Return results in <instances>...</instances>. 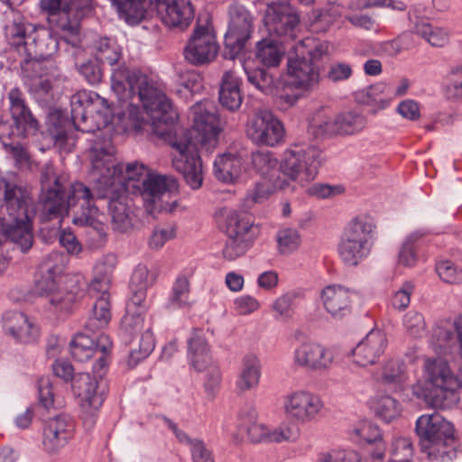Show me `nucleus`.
I'll return each mask as SVG.
<instances>
[{
	"label": "nucleus",
	"mask_w": 462,
	"mask_h": 462,
	"mask_svg": "<svg viewBox=\"0 0 462 462\" xmlns=\"http://www.w3.org/2000/svg\"><path fill=\"white\" fill-rule=\"evenodd\" d=\"M111 88L118 100L125 104L124 116L129 120V127L140 131L143 116L134 100L141 102L152 120L153 131L173 149L171 164L182 175L193 189L202 186L204 170L197 143L214 147L221 131L217 109L213 102H197L190 108L193 122L192 132L174 125L178 113L155 81L140 71H129L121 66L113 70Z\"/></svg>",
	"instance_id": "obj_1"
},
{
	"label": "nucleus",
	"mask_w": 462,
	"mask_h": 462,
	"mask_svg": "<svg viewBox=\"0 0 462 462\" xmlns=\"http://www.w3.org/2000/svg\"><path fill=\"white\" fill-rule=\"evenodd\" d=\"M89 160V176L95 186L90 189L81 182L72 184L69 203L77 198L80 204V210L72 220L75 225L98 229L102 214L97 203L108 195L106 189L116 186L120 166L116 159V148L109 137L99 136L93 141Z\"/></svg>",
	"instance_id": "obj_2"
},
{
	"label": "nucleus",
	"mask_w": 462,
	"mask_h": 462,
	"mask_svg": "<svg viewBox=\"0 0 462 462\" xmlns=\"http://www.w3.org/2000/svg\"><path fill=\"white\" fill-rule=\"evenodd\" d=\"M125 188V193L138 190L145 210L150 215L165 211L171 213L178 206L174 198L178 191V182L173 177L150 172L143 164L133 162L119 166L118 178L113 189Z\"/></svg>",
	"instance_id": "obj_3"
},
{
	"label": "nucleus",
	"mask_w": 462,
	"mask_h": 462,
	"mask_svg": "<svg viewBox=\"0 0 462 462\" xmlns=\"http://www.w3.org/2000/svg\"><path fill=\"white\" fill-rule=\"evenodd\" d=\"M4 203L0 209V245L4 239L14 244L23 253L33 245L32 220L36 215L30 192L3 180Z\"/></svg>",
	"instance_id": "obj_4"
},
{
	"label": "nucleus",
	"mask_w": 462,
	"mask_h": 462,
	"mask_svg": "<svg viewBox=\"0 0 462 462\" xmlns=\"http://www.w3.org/2000/svg\"><path fill=\"white\" fill-rule=\"evenodd\" d=\"M462 387V367L455 375L448 363L440 357H424L421 395L435 409H449L458 402L457 389Z\"/></svg>",
	"instance_id": "obj_5"
},
{
	"label": "nucleus",
	"mask_w": 462,
	"mask_h": 462,
	"mask_svg": "<svg viewBox=\"0 0 462 462\" xmlns=\"http://www.w3.org/2000/svg\"><path fill=\"white\" fill-rule=\"evenodd\" d=\"M416 432L423 453L431 460L448 461L456 457L453 425L439 414L421 415Z\"/></svg>",
	"instance_id": "obj_6"
},
{
	"label": "nucleus",
	"mask_w": 462,
	"mask_h": 462,
	"mask_svg": "<svg viewBox=\"0 0 462 462\" xmlns=\"http://www.w3.org/2000/svg\"><path fill=\"white\" fill-rule=\"evenodd\" d=\"M56 376L68 382L73 379L72 388L80 399L84 423L92 427L96 415L105 400L106 385L101 379L87 373H79L73 377V367L65 360H56L52 365Z\"/></svg>",
	"instance_id": "obj_7"
},
{
	"label": "nucleus",
	"mask_w": 462,
	"mask_h": 462,
	"mask_svg": "<svg viewBox=\"0 0 462 462\" xmlns=\"http://www.w3.org/2000/svg\"><path fill=\"white\" fill-rule=\"evenodd\" d=\"M376 225L366 215L353 218L345 227L337 246L343 263L357 266L370 254L375 238Z\"/></svg>",
	"instance_id": "obj_8"
},
{
	"label": "nucleus",
	"mask_w": 462,
	"mask_h": 462,
	"mask_svg": "<svg viewBox=\"0 0 462 462\" xmlns=\"http://www.w3.org/2000/svg\"><path fill=\"white\" fill-rule=\"evenodd\" d=\"M71 120L75 128L83 133H94L111 121L108 101L94 91L82 90L70 98Z\"/></svg>",
	"instance_id": "obj_9"
},
{
	"label": "nucleus",
	"mask_w": 462,
	"mask_h": 462,
	"mask_svg": "<svg viewBox=\"0 0 462 462\" xmlns=\"http://www.w3.org/2000/svg\"><path fill=\"white\" fill-rule=\"evenodd\" d=\"M321 151L314 145H292L284 151L280 162L282 180L287 189L292 181L301 185L313 180L321 164Z\"/></svg>",
	"instance_id": "obj_10"
},
{
	"label": "nucleus",
	"mask_w": 462,
	"mask_h": 462,
	"mask_svg": "<svg viewBox=\"0 0 462 462\" xmlns=\"http://www.w3.org/2000/svg\"><path fill=\"white\" fill-rule=\"evenodd\" d=\"M226 233L227 239L222 255L232 262L245 256L253 247L260 235V227L246 212L231 210L226 217Z\"/></svg>",
	"instance_id": "obj_11"
},
{
	"label": "nucleus",
	"mask_w": 462,
	"mask_h": 462,
	"mask_svg": "<svg viewBox=\"0 0 462 462\" xmlns=\"http://www.w3.org/2000/svg\"><path fill=\"white\" fill-rule=\"evenodd\" d=\"M132 302L127 306V312L124 316L121 325L125 334L140 337L130 341V350L127 364L134 367L139 362L145 359L153 350L155 342L151 328H144V319L140 312L132 310Z\"/></svg>",
	"instance_id": "obj_12"
},
{
	"label": "nucleus",
	"mask_w": 462,
	"mask_h": 462,
	"mask_svg": "<svg viewBox=\"0 0 462 462\" xmlns=\"http://www.w3.org/2000/svg\"><path fill=\"white\" fill-rule=\"evenodd\" d=\"M295 367L316 373H325L336 362V352L312 339H303L295 346L291 356Z\"/></svg>",
	"instance_id": "obj_13"
},
{
	"label": "nucleus",
	"mask_w": 462,
	"mask_h": 462,
	"mask_svg": "<svg viewBox=\"0 0 462 462\" xmlns=\"http://www.w3.org/2000/svg\"><path fill=\"white\" fill-rule=\"evenodd\" d=\"M323 406L318 394L305 389L288 392L282 398V410L286 418L300 425L314 421Z\"/></svg>",
	"instance_id": "obj_14"
},
{
	"label": "nucleus",
	"mask_w": 462,
	"mask_h": 462,
	"mask_svg": "<svg viewBox=\"0 0 462 462\" xmlns=\"http://www.w3.org/2000/svg\"><path fill=\"white\" fill-rule=\"evenodd\" d=\"M245 134L256 145L275 147L284 141L285 130L271 111L261 109L248 119Z\"/></svg>",
	"instance_id": "obj_15"
},
{
	"label": "nucleus",
	"mask_w": 462,
	"mask_h": 462,
	"mask_svg": "<svg viewBox=\"0 0 462 462\" xmlns=\"http://www.w3.org/2000/svg\"><path fill=\"white\" fill-rule=\"evenodd\" d=\"M263 23L270 34L293 38L300 24V14L287 0H265Z\"/></svg>",
	"instance_id": "obj_16"
},
{
	"label": "nucleus",
	"mask_w": 462,
	"mask_h": 462,
	"mask_svg": "<svg viewBox=\"0 0 462 462\" xmlns=\"http://www.w3.org/2000/svg\"><path fill=\"white\" fill-rule=\"evenodd\" d=\"M229 23L225 34V56L235 59L244 49L253 32V17L241 5H233L229 10Z\"/></svg>",
	"instance_id": "obj_17"
},
{
	"label": "nucleus",
	"mask_w": 462,
	"mask_h": 462,
	"mask_svg": "<svg viewBox=\"0 0 462 462\" xmlns=\"http://www.w3.org/2000/svg\"><path fill=\"white\" fill-rule=\"evenodd\" d=\"M112 347V342L106 335H100L95 341L83 333L77 334L69 344L72 357L79 362H86L97 355V359L93 365L94 372L101 377L106 366L107 352Z\"/></svg>",
	"instance_id": "obj_18"
},
{
	"label": "nucleus",
	"mask_w": 462,
	"mask_h": 462,
	"mask_svg": "<svg viewBox=\"0 0 462 462\" xmlns=\"http://www.w3.org/2000/svg\"><path fill=\"white\" fill-rule=\"evenodd\" d=\"M9 112L12 124L8 125L10 136L27 138L39 130V122L26 104L23 93L17 88L8 92Z\"/></svg>",
	"instance_id": "obj_19"
},
{
	"label": "nucleus",
	"mask_w": 462,
	"mask_h": 462,
	"mask_svg": "<svg viewBox=\"0 0 462 462\" xmlns=\"http://www.w3.org/2000/svg\"><path fill=\"white\" fill-rule=\"evenodd\" d=\"M218 49L211 28L207 25H198L184 49V57L192 65H206L216 59Z\"/></svg>",
	"instance_id": "obj_20"
},
{
	"label": "nucleus",
	"mask_w": 462,
	"mask_h": 462,
	"mask_svg": "<svg viewBox=\"0 0 462 462\" xmlns=\"http://www.w3.org/2000/svg\"><path fill=\"white\" fill-rule=\"evenodd\" d=\"M430 345L436 352L462 357V316L453 321L438 322L432 329Z\"/></svg>",
	"instance_id": "obj_21"
},
{
	"label": "nucleus",
	"mask_w": 462,
	"mask_h": 462,
	"mask_svg": "<svg viewBox=\"0 0 462 462\" xmlns=\"http://www.w3.org/2000/svg\"><path fill=\"white\" fill-rule=\"evenodd\" d=\"M3 329L16 343L32 345L39 341L41 328L34 319L19 311H7L2 318Z\"/></svg>",
	"instance_id": "obj_22"
},
{
	"label": "nucleus",
	"mask_w": 462,
	"mask_h": 462,
	"mask_svg": "<svg viewBox=\"0 0 462 462\" xmlns=\"http://www.w3.org/2000/svg\"><path fill=\"white\" fill-rule=\"evenodd\" d=\"M74 422L65 414L48 419L42 430V445L48 453H57L63 448L72 439L74 434Z\"/></svg>",
	"instance_id": "obj_23"
},
{
	"label": "nucleus",
	"mask_w": 462,
	"mask_h": 462,
	"mask_svg": "<svg viewBox=\"0 0 462 462\" xmlns=\"http://www.w3.org/2000/svg\"><path fill=\"white\" fill-rule=\"evenodd\" d=\"M289 84L304 91L312 90L319 81L317 63L307 57H289L287 60Z\"/></svg>",
	"instance_id": "obj_24"
},
{
	"label": "nucleus",
	"mask_w": 462,
	"mask_h": 462,
	"mask_svg": "<svg viewBox=\"0 0 462 462\" xmlns=\"http://www.w3.org/2000/svg\"><path fill=\"white\" fill-rule=\"evenodd\" d=\"M106 191L108 195L103 199H109L108 211L113 229L120 233L128 231L133 226L134 211L125 188H109Z\"/></svg>",
	"instance_id": "obj_25"
},
{
	"label": "nucleus",
	"mask_w": 462,
	"mask_h": 462,
	"mask_svg": "<svg viewBox=\"0 0 462 462\" xmlns=\"http://www.w3.org/2000/svg\"><path fill=\"white\" fill-rule=\"evenodd\" d=\"M156 8L158 15L165 26L180 31L187 29L195 15L190 0H162Z\"/></svg>",
	"instance_id": "obj_26"
},
{
	"label": "nucleus",
	"mask_w": 462,
	"mask_h": 462,
	"mask_svg": "<svg viewBox=\"0 0 462 462\" xmlns=\"http://www.w3.org/2000/svg\"><path fill=\"white\" fill-rule=\"evenodd\" d=\"M71 188L68 195L67 201L64 200L63 187L42 189L40 197V217L43 221H49L54 218L62 217L67 213L68 208L79 206L75 215L80 210V204L77 198L69 203ZM75 217H73L74 218Z\"/></svg>",
	"instance_id": "obj_27"
},
{
	"label": "nucleus",
	"mask_w": 462,
	"mask_h": 462,
	"mask_svg": "<svg viewBox=\"0 0 462 462\" xmlns=\"http://www.w3.org/2000/svg\"><path fill=\"white\" fill-rule=\"evenodd\" d=\"M37 281L39 292L45 296L50 304L57 310H68L79 297V292L64 291L60 283L61 277L40 274Z\"/></svg>",
	"instance_id": "obj_28"
},
{
	"label": "nucleus",
	"mask_w": 462,
	"mask_h": 462,
	"mask_svg": "<svg viewBox=\"0 0 462 462\" xmlns=\"http://www.w3.org/2000/svg\"><path fill=\"white\" fill-rule=\"evenodd\" d=\"M386 337L381 331H370L352 350L354 362L365 366L373 365L386 347Z\"/></svg>",
	"instance_id": "obj_29"
},
{
	"label": "nucleus",
	"mask_w": 462,
	"mask_h": 462,
	"mask_svg": "<svg viewBox=\"0 0 462 462\" xmlns=\"http://www.w3.org/2000/svg\"><path fill=\"white\" fill-rule=\"evenodd\" d=\"M61 44V42L46 30H32L23 46L22 55L51 60Z\"/></svg>",
	"instance_id": "obj_30"
},
{
	"label": "nucleus",
	"mask_w": 462,
	"mask_h": 462,
	"mask_svg": "<svg viewBox=\"0 0 462 462\" xmlns=\"http://www.w3.org/2000/svg\"><path fill=\"white\" fill-rule=\"evenodd\" d=\"M326 311L333 318H342L350 313L351 292L340 285H328L320 292Z\"/></svg>",
	"instance_id": "obj_31"
},
{
	"label": "nucleus",
	"mask_w": 462,
	"mask_h": 462,
	"mask_svg": "<svg viewBox=\"0 0 462 462\" xmlns=\"http://www.w3.org/2000/svg\"><path fill=\"white\" fill-rule=\"evenodd\" d=\"M246 433L252 443H280L294 439V434L291 428L287 426L269 428L263 422L259 421L248 425Z\"/></svg>",
	"instance_id": "obj_32"
},
{
	"label": "nucleus",
	"mask_w": 462,
	"mask_h": 462,
	"mask_svg": "<svg viewBox=\"0 0 462 462\" xmlns=\"http://www.w3.org/2000/svg\"><path fill=\"white\" fill-rule=\"evenodd\" d=\"M241 79L234 70L226 71L221 79L218 100L223 107L230 111L237 110L243 101Z\"/></svg>",
	"instance_id": "obj_33"
},
{
	"label": "nucleus",
	"mask_w": 462,
	"mask_h": 462,
	"mask_svg": "<svg viewBox=\"0 0 462 462\" xmlns=\"http://www.w3.org/2000/svg\"><path fill=\"white\" fill-rule=\"evenodd\" d=\"M116 263V256L113 254H106L97 261L93 268L89 293L108 292Z\"/></svg>",
	"instance_id": "obj_34"
},
{
	"label": "nucleus",
	"mask_w": 462,
	"mask_h": 462,
	"mask_svg": "<svg viewBox=\"0 0 462 462\" xmlns=\"http://www.w3.org/2000/svg\"><path fill=\"white\" fill-rule=\"evenodd\" d=\"M261 362L254 354H248L242 360V367L236 382L237 393L243 394L256 389L261 378Z\"/></svg>",
	"instance_id": "obj_35"
},
{
	"label": "nucleus",
	"mask_w": 462,
	"mask_h": 462,
	"mask_svg": "<svg viewBox=\"0 0 462 462\" xmlns=\"http://www.w3.org/2000/svg\"><path fill=\"white\" fill-rule=\"evenodd\" d=\"M162 0H111L122 18L129 24L140 23L145 15L148 8L153 5L156 7Z\"/></svg>",
	"instance_id": "obj_36"
},
{
	"label": "nucleus",
	"mask_w": 462,
	"mask_h": 462,
	"mask_svg": "<svg viewBox=\"0 0 462 462\" xmlns=\"http://www.w3.org/2000/svg\"><path fill=\"white\" fill-rule=\"evenodd\" d=\"M155 282V274L147 266L138 264L133 272L130 288L132 291L131 302L134 306L142 307L146 299V291Z\"/></svg>",
	"instance_id": "obj_37"
},
{
	"label": "nucleus",
	"mask_w": 462,
	"mask_h": 462,
	"mask_svg": "<svg viewBox=\"0 0 462 462\" xmlns=\"http://www.w3.org/2000/svg\"><path fill=\"white\" fill-rule=\"evenodd\" d=\"M251 163L253 169L258 173L262 180L272 181V180L281 179L280 162L272 152L257 151L251 154Z\"/></svg>",
	"instance_id": "obj_38"
},
{
	"label": "nucleus",
	"mask_w": 462,
	"mask_h": 462,
	"mask_svg": "<svg viewBox=\"0 0 462 462\" xmlns=\"http://www.w3.org/2000/svg\"><path fill=\"white\" fill-rule=\"evenodd\" d=\"M11 20L5 24V36L10 44L13 45L19 53H23L25 42L28 40V34L32 30H35L31 24L25 23L23 15L16 12H11Z\"/></svg>",
	"instance_id": "obj_39"
},
{
	"label": "nucleus",
	"mask_w": 462,
	"mask_h": 462,
	"mask_svg": "<svg viewBox=\"0 0 462 462\" xmlns=\"http://www.w3.org/2000/svg\"><path fill=\"white\" fill-rule=\"evenodd\" d=\"M91 294L97 299L85 327L88 330L95 332L107 326L111 319V310L108 292Z\"/></svg>",
	"instance_id": "obj_40"
},
{
	"label": "nucleus",
	"mask_w": 462,
	"mask_h": 462,
	"mask_svg": "<svg viewBox=\"0 0 462 462\" xmlns=\"http://www.w3.org/2000/svg\"><path fill=\"white\" fill-rule=\"evenodd\" d=\"M93 0H40V5L50 14H74L75 17L83 15L91 9Z\"/></svg>",
	"instance_id": "obj_41"
},
{
	"label": "nucleus",
	"mask_w": 462,
	"mask_h": 462,
	"mask_svg": "<svg viewBox=\"0 0 462 462\" xmlns=\"http://www.w3.org/2000/svg\"><path fill=\"white\" fill-rule=\"evenodd\" d=\"M309 132L317 138L338 134L337 116L326 107L319 108L310 122Z\"/></svg>",
	"instance_id": "obj_42"
},
{
	"label": "nucleus",
	"mask_w": 462,
	"mask_h": 462,
	"mask_svg": "<svg viewBox=\"0 0 462 462\" xmlns=\"http://www.w3.org/2000/svg\"><path fill=\"white\" fill-rule=\"evenodd\" d=\"M342 15V7L332 4L322 9L311 11L309 16V27L313 32H323Z\"/></svg>",
	"instance_id": "obj_43"
},
{
	"label": "nucleus",
	"mask_w": 462,
	"mask_h": 462,
	"mask_svg": "<svg viewBox=\"0 0 462 462\" xmlns=\"http://www.w3.org/2000/svg\"><path fill=\"white\" fill-rule=\"evenodd\" d=\"M241 160L231 154L218 156L214 162V173L223 182L234 181L241 172Z\"/></svg>",
	"instance_id": "obj_44"
},
{
	"label": "nucleus",
	"mask_w": 462,
	"mask_h": 462,
	"mask_svg": "<svg viewBox=\"0 0 462 462\" xmlns=\"http://www.w3.org/2000/svg\"><path fill=\"white\" fill-rule=\"evenodd\" d=\"M287 189V182L281 179H274L272 181L262 180L257 182L254 189H250L245 199L248 207L265 201L271 194L276 190Z\"/></svg>",
	"instance_id": "obj_45"
},
{
	"label": "nucleus",
	"mask_w": 462,
	"mask_h": 462,
	"mask_svg": "<svg viewBox=\"0 0 462 462\" xmlns=\"http://www.w3.org/2000/svg\"><path fill=\"white\" fill-rule=\"evenodd\" d=\"M413 32L433 47H444L449 41V33L446 29L422 21L415 23Z\"/></svg>",
	"instance_id": "obj_46"
},
{
	"label": "nucleus",
	"mask_w": 462,
	"mask_h": 462,
	"mask_svg": "<svg viewBox=\"0 0 462 462\" xmlns=\"http://www.w3.org/2000/svg\"><path fill=\"white\" fill-rule=\"evenodd\" d=\"M284 54V49L272 40H263L257 44L256 59L266 67L278 66Z\"/></svg>",
	"instance_id": "obj_47"
},
{
	"label": "nucleus",
	"mask_w": 462,
	"mask_h": 462,
	"mask_svg": "<svg viewBox=\"0 0 462 462\" xmlns=\"http://www.w3.org/2000/svg\"><path fill=\"white\" fill-rule=\"evenodd\" d=\"M373 409L375 414L386 422H390L398 418L402 412L401 403L389 395L376 398L373 402Z\"/></svg>",
	"instance_id": "obj_48"
},
{
	"label": "nucleus",
	"mask_w": 462,
	"mask_h": 462,
	"mask_svg": "<svg viewBox=\"0 0 462 462\" xmlns=\"http://www.w3.org/2000/svg\"><path fill=\"white\" fill-rule=\"evenodd\" d=\"M95 56L100 62L115 65L121 57V50L116 42L109 38H100L94 45Z\"/></svg>",
	"instance_id": "obj_49"
},
{
	"label": "nucleus",
	"mask_w": 462,
	"mask_h": 462,
	"mask_svg": "<svg viewBox=\"0 0 462 462\" xmlns=\"http://www.w3.org/2000/svg\"><path fill=\"white\" fill-rule=\"evenodd\" d=\"M22 70L27 80H30L52 72L55 70V67L51 60L24 56V60L22 62Z\"/></svg>",
	"instance_id": "obj_50"
},
{
	"label": "nucleus",
	"mask_w": 462,
	"mask_h": 462,
	"mask_svg": "<svg viewBox=\"0 0 462 462\" xmlns=\"http://www.w3.org/2000/svg\"><path fill=\"white\" fill-rule=\"evenodd\" d=\"M338 134H353L365 127V118L354 112L337 114Z\"/></svg>",
	"instance_id": "obj_51"
},
{
	"label": "nucleus",
	"mask_w": 462,
	"mask_h": 462,
	"mask_svg": "<svg viewBox=\"0 0 462 462\" xmlns=\"http://www.w3.org/2000/svg\"><path fill=\"white\" fill-rule=\"evenodd\" d=\"M248 81L257 89L266 95L276 94V84L273 77L265 69H255L254 70H245Z\"/></svg>",
	"instance_id": "obj_52"
},
{
	"label": "nucleus",
	"mask_w": 462,
	"mask_h": 462,
	"mask_svg": "<svg viewBox=\"0 0 462 462\" xmlns=\"http://www.w3.org/2000/svg\"><path fill=\"white\" fill-rule=\"evenodd\" d=\"M278 251L282 254H291L300 245V236L295 228L285 227L276 234Z\"/></svg>",
	"instance_id": "obj_53"
},
{
	"label": "nucleus",
	"mask_w": 462,
	"mask_h": 462,
	"mask_svg": "<svg viewBox=\"0 0 462 462\" xmlns=\"http://www.w3.org/2000/svg\"><path fill=\"white\" fill-rule=\"evenodd\" d=\"M386 90V86L383 83H377L359 92L361 102L367 106H374L377 109L385 108L389 102L383 97Z\"/></svg>",
	"instance_id": "obj_54"
},
{
	"label": "nucleus",
	"mask_w": 462,
	"mask_h": 462,
	"mask_svg": "<svg viewBox=\"0 0 462 462\" xmlns=\"http://www.w3.org/2000/svg\"><path fill=\"white\" fill-rule=\"evenodd\" d=\"M413 455L411 441L407 438H397L392 443L387 462H413Z\"/></svg>",
	"instance_id": "obj_55"
},
{
	"label": "nucleus",
	"mask_w": 462,
	"mask_h": 462,
	"mask_svg": "<svg viewBox=\"0 0 462 462\" xmlns=\"http://www.w3.org/2000/svg\"><path fill=\"white\" fill-rule=\"evenodd\" d=\"M406 333L413 338H420L426 333V321L423 315L415 310L408 311L402 319Z\"/></svg>",
	"instance_id": "obj_56"
},
{
	"label": "nucleus",
	"mask_w": 462,
	"mask_h": 462,
	"mask_svg": "<svg viewBox=\"0 0 462 462\" xmlns=\"http://www.w3.org/2000/svg\"><path fill=\"white\" fill-rule=\"evenodd\" d=\"M65 266V257L59 252L45 255L40 264V274L61 277Z\"/></svg>",
	"instance_id": "obj_57"
},
{
	"label": "nucleus",
	"mask_w": 462,
	"mask_h": 462,
	"mask_svg": "<svg viewBox=\"0 0 462 462\" xmlns=\"http://www.w3.org/2000/svg\"><path fill=\"white\" fill-rule=\"evenodd\" d=\"M444 94L448 100H462V66L450 70L444 86Z\"/></svg>",
	"instance_id": "obj_58"
},
{
	"label": "nucleus",
	"mask_w": 462,
	"mask_h": 462,
	"mask_svg": "<svg viewBox=\"0 0 462 462\" xmlns=\"http://www.w3.org/2000/svg\"><path fill=\"white\" fill-rule=\"evenodd\" d=\"M171 304L177 308L189 305V282L186 276H178L173 283Z\"/></svg>",
	"instance_id": "obj_59"
},
{
	"label": "nucleus",
	"mask_w": 462,
	"mask_h": 462,
	"mask_svg": "<svg viewBox=\"0 0 462 462\" xmlns=\"http://www.w3.org/2000/svg\"><path fill=\"white\" fill-rule=\"evenodd\" d=\"M11 137L8 124L5 122L0 123V140L3 145L10 151L17 162H26L29 160L28 152L19 143L8 142Z\"/></svg>",
	"instance_id": "obj_60"
},
{
	"label": "nucleus",
	"mask_w": 462,
	"mask_h": 462,
	"mask_svg": "<svg viewBox=\"0 0 462 462\" xmlns=\"http://www.w3.org/2000/svg\"><path fill=\"white\" fill-rule=\"evenodd\" d=\"M299 296V292L291 291L277 298L273 304V310L276 313V318L284 319L291 318L293 303Z\"/></svg>",
	"instance_id": "obj_61"
},
{
	"label": "nucleus",
	"mask_w": 462,
	"mask_h": 462,
	"mask_svg": "<svg viewBox=\"0 0 462 462\" xmlns=\"http://www.w3.org/2000/svg\"><path fill=\"white\" fill-rule=\"evenodd\" d=\"M353 434L358 439L364 440L365 442L371 444V446L382 442V435L379 428L367 420L361 421L356 427H355Z\"/></svg>",
	"instance_id": "obj_62"
},
{
	"label": "nucleus",
	"mask_w": 462,
	"mask_h": 462,
	"mask_svg": "<svg viewBox=\"0 0 462 462\" xmlns=\"http://www.w3.org/2000/svg\"><path fill=\"white\" fill-rule=\"evenodd\" d=\"M348 6L352 11H361L375 7H391L393 10L402 11L405 9L406 5L397 0H354L350 2Z\"/></svg>",
	"instance_id": "obj_63"
},
{
	"label": "nucleus",
	"mask_w": 462,
	"mask_h": 462,
	"mask_svg": "<svg viewBox=\"0 0 462 462\" xmlns=\"http://www.w3.org/2000/svg\"><path fill=\"white\" fill-rule=\"evenodd\" d=\"M403 377V364L400 360H389L383 368L382 380L385 383H399Z\"/></svg>",
	"instance_id": "obj_64"
}]
</instances>
